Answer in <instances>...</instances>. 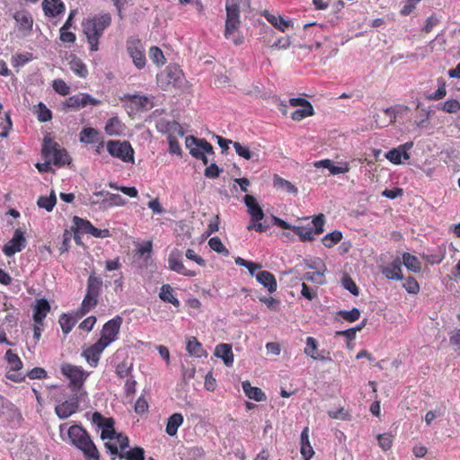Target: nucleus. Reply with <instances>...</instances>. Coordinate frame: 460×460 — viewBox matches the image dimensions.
I'll use <instances>...</instances> for the list:
<instances>
[{
    "mask_svg": "<svg viewBox=\"0 0 460 460\" xmlns=\"http://www.w3.org/2000/svg\"><path fill=\"white\" fill-rule=\"evenodd\" d=\"M100 103V100L93 98L89 93H79L66 99L64 106L70 110H80L87 105L97 106Z\"/></svg>",
    "mask_w": 460,
    "mask_h": 460,
    "instance_id": "f8f14e48",
    "label": "nucleus"
},
{
    "mask_svg": "<svg viewBox=\"0 0 460 460\" xmlns=\"http://www.w3.org/2000/svg\"><path fill=\"white\" fill-rule=\"evenodd\" d=\"M226 20L225 37L229 39L230 36L238 29L240 24V9L236 3H226Z\"/></svg>",
    "mask_w": 460,
    "mask_h": 460,
    "instance_id": "9b49d317",
    "label": "nucleus"
},
{
    "mask_svg": "<svg viewBox=\"0 0 460 460\" xmlns=\"http://www.w3.org/2000/svg\"><path fill=\"white\" fill-rule=\"evenodd\" d=\"M122 317L117 315L104 323L101 332V337L98 340L106 348L118 339L121 324Z\"/></svg>",
    "mask_w": 460,
    "mask_h": 460,
    "instance_id": "1a4fd4ad",
    "label": "nucleus"
},
{
    "mask_svg": "<svg viewBox=\"0 0 460 460\" xmlns=\"http://www.w3.org/2000/svg\"><path fill=\"white\" fill-rule=\"evenodd\" d=\"M412 143H405L403 145L399 146L397 148H393L385 154V158L389 160L394 164H400L402 163V158L403 157L405 160L410 158V155L408 154V150L411 148Z\"/></svg>",
    "mask_w": 460,
    "mask_h": 460,
    "instance_id": "4be33fe9",
    "label": "nucleus"
},
{
    "mask_svg": "<svg viewBox=\"0 0 460 460\" xmlns=\"http://www.w3.org/2000/svg\"><path fill=\"white\" fill-rule=\"evenodd\" d=\"M5 359L9 365L10 370L14 373H7L6 377L14 382H22L25 376L18 371L22 368V362L19 356L13 353L11 349L5 352Z\"/></svg>",
    "mask_w": 460,
    "mask_h": 460,
    "instance_id": "2eb2a0df",
    "label": "nucleus"
},
{
    "mask_svg": "<svg viewBox=\"0 0 460 460\" xmlns=\"http://www.w3.org/2000/svg\"><path fill=\"white\" fill-rule=\"evenodd\" d=\"M119 458H126L127 460H144L145 459V450L140 447H136L131 448L130 450L120 453L119 455Z\"/></svg>",
    "mask_w": 460,
    "mask_h": 460,
    "instance_id": "79ce46f5",
    "label": "nucleus"
},
{
    "mask_svg": "<svg viewBox=\"0 0 460 460\" xmlns=\"http://www.w3.org/2000/svg\"><path fill=\"white\" fill-rule=\"evenodd\" d=\"M99 132L93 128H84L80 132V141L87 144L94 143L98 140Z\"/></svg>",
    "mask_w": 460,
    "mask_h": 460,
    "instance_id": "c03bdc74",
    "label": "nucleus"
},
{
    "mask_svg": "<svg viewBox=\"0 0 460 460\" xmlns=\"http://www.w3.org/2000/svg\"><path fill=\"white\" fill-rule=\"evenodd\" d=\"M73 222H74V225L75 226L76 229L81 234H88L89 230H90L89 228L93 225L89 220L83 219L76 216L74 217Z\"/></svg>",
    "mask_w": 460,
    "mask_h": 460,
    "instance_id": "4d7b16f0",
    "label": "nucleus"
},
{
    "mask_svg": "<svg viewBox=\"0 0 460 460\" xmlns=\"http://www.w3.org/2000/svg\"><path fill=\"white\" fill-rule=\"evenodd\" d=\"M243 201L248 208V213L252 217L247 229L255 230L258 233L266 232L269 226L260 222L264 217V212L258 204L256 199L253 196L247 194L244 196Z\"/></svg>",
    "mask_w": 460,
    "mask_h": 460,
    "instance_id": "423d86ee",
    "label": "nucleus"
},
{
    "mask_svg": "<svg viewBox=\"0 0 460 460\" xmlns=\"http://www.w3.org/2000/svg\"><path fill=\"white\" fill-rule=\"evenodd\" d=\"M304 280L322 285L325 282L324 272L322 270L307 271L303 275Z\"/></svg>",
    "mask_w": 460,
    "mask_h": 460,
    "instance_id": "09e8293b",
    "label": "nucleus"
},
{
    "mask_svg": "<svg viewBox=\"0 0 460 460\" xmlns=\"http://www.w3.org/2000/svg\"><path fill=\"white\" fill-rule=\"evenodd\" d=\"M182 71L176 65H170L157 75V82L162 89L166 90L170 86H176L181 83Z\"/></svg>",
    "mask_w": 460,
    "mask_h": 460,
    "instance_id": "6e6552de",
    "label": "nucleus"
},
{
    "mask_svg": "<svg viewBox=\"0 0 460 460\" xmlns=\"http://www.w3.org/2000/svg\"><path fill=\"white\" fill-rule=\"evenodd\" d=\"M80 394H75L72 398L58 402L55 407V412L59 419L65 420L75 413L79 408Z\"/></svg>",
    "mask_w": 460,
    "mask_h": 460,
    "instance_id": "4468645a",
    "label": "nucleus"
},
{
    "mask_svg": "<svg viewBox=\"0 0 460 460\" xmlns=\"http://www.w3.org/2000/svg\"><path fill=\"white\" fill-rule=\"evenodd\" d=\"M132 370H133V367H132L131 364L128 365V363L126 361H122L117 365L115 372H116V375L119 378H124V377L129 378L132 376Z\"/></svg>",
    "mask_w": 460,
    "mask_h": 460,
    "instance_id": "603ef678",
    "label": "nucleus"
},
{
    "mask_svg": "<svg viewBox=\"0 0 460 460\" xmlns=\"http://www.w3.org/2000/svg\"><path fill=\"white\" fill-rule=\"evenodd\" d=\"M168 268L181 275L187 277H195L197 272L195 270H188L182 263V253L175 249L172 251L168 257Z\"/></svg>",
    "mask_w": 460,
    "mask_h": 460,
    "instance_id": "dca6fc26",
    "label": "nucleus"
},
{
    "mask_svg": "<svg viewBox=\"0 0 460 460\" xmlns=\"http://www.w3.org/2000/svg\"><path fill=\"white\" fill-rule=\"evenodd\" d=\"M214 355L222 358L226 367H231L234 363V354L232 345L228 343H220L216 346Z\"/></svg>",
    "mask_w": 460,
    "mask_h": 460,
    "instance_id": "a878e982",
    "label": "nucleus"
},
{
    "mask_svg": "<svg viewBox=\"0 0 460 460\" xmlns=\"http://www.w3.org/2000/svg\"><path fill=\"white\" fill-rule=\"evenodd\" d=\"M233 146H234V148L235 150V153L239 156H241V157H243V158H244L246 160L252 159V154L251 150L249 149V147L243 146L239 142H234L233 143Z\"/></svg>",
    "mask_w": 460,
    "mask_h": 460,
    "instance_id": "052dcab7",
    "label": "nucleus"
},
{
    "mask_svg": "<svg viewBox=\"0 0 460 460\" xmlns=\"http://www.w3.org/2000/svg\"><path fill=\"white\" fill-rule=\"evenodd\" d=\"M383 274L389 279H396L401 280L402 279V269H401V262L399 260H396L387 265L383 270Z\"/></svg>",
    "mask_w": 460,
    "mask_h": 460,
    "instance_id": "f704fd0d",
    "label": "nucleus"
},
{
    "mask_svg": "<svg viewBox=\"0 0 460 460\" xmlns=\"http://www.w3.org/2000/svg\"><path fill=\"white\" fill-rule=\"evenodd\" d=\"M42 9L46 16L56 17L63 13L66 7L61 0H44L42 2Z\"/></svg>",
    "mask_w": 460,
    "mask_h": 460,
    "instance_id": "b1692460",
    "label": "nucleus"
},
{
    "mask_svg": "<svg viewBox=\"0 0 460 460\" xmlns=\"http://www.w3.org/2000/svg\"><path fill=\"white\" fill-rule=\"evenodd\" d=\"M159 298L164 302L172 304L175 307H179L181 305L179 299L173 295V289L169 284L162 285Z\"/></svg>",
    "mask_w": 460,
    "mask_h": 460,
    "instance_id": "72a5a7b5",
    "label": "nucleus"
},
{
    "mask_svg": "<svg viewBox=\"0 0 460 460\" xmlns=\"http://www.w3.org/2000/svg\"><path fill=\"white\" fill-rule=\"evenodd\" d=\"M57 202L56 195L54 191L49 196H41L39 198L37 204L40 208H45L47 211H52Z\"/></svg>",
    "mask_w": 460,
    "mask_h": 460,
    "instance_id": "a18cd8bd",
    "label": "nucleus"
},
{
    "mask_svg": "<svg viewBox=\"0 0 460 460\" xmlns=\"http://www.w3.org/2000/svg\"><path fill=\"white\" fill-rule=\"evenodd\" d=\"M402 261L404 266L413 272H420L421 270V263L414 255H411L408 252L403 253Z\"/></svg>",
    "mask_w": 460,
    "mask_h": 460,
    "instance_id": "ea45409f",
    "label": "nucleus"
},
{
    "mask_svg": "<svg viewBox=\"0 0 460 460\" xmlns=\"http://www.w3.org/2000/svg\"><path fill=\"white\" fill-rule=\"evenodd\" d=\"M186 146L190 149V154L192 153H208L214 154L213 146L204 138H197L195 137H189L186 138Z\"/></svg>",
    "mask_w": 460,
    "mask_h": 460,
    "instance_id": "412c9836",
    "label": "nucleus"
},
{
    "mask_svg": "<svg viewBox=\"0 0 460 460\" xmlns=\"http://www.w3.org/2000/svg\"><path fill=\"white\" fill-rule=\"evenodd\" d=\"M93 421L102 429L101 438L102 439H113L116 432L114 429V420L111 418H105L100 412L95 411L93 414Z\"/></svg>",
    "mask_w": 460,
    "mask_h": 460,
    "instance_id": "6ab92c4d",
    "label": "nucleus"
},
{
    "mask_svg": "<svg viewBox=\"0 0 460 460\" xmlns=\"http://www.w3.org/2000/svg\"><path fill=\"white\" fill-rule=\"evenodd\" d=\"M122 102H128V107L131 112H139L141 111H147L152 108V102L150 99L144 95L138 94H124L120 98Z\"/></svg>",
    "mask_w": 460,
    "mask_h": 460,
    "instance_id": "ddd939ff",
    "label": "nucleus"
},
{
    "mask_svg": "<svg viewBox=\"0 0 460 460\" xmlns=\"http://www.w3.org/2000/svg\"><path fill=\"white\" fill-rule=\"evenodd\" d=\"M70 69L79 77L85 78L88 75V69L84 61L75 55L70 56Z\"/></svg>",
    "mask_w": 460,
    "mask_h": 460,
    "instance_id": "7c9ffc66",
    "label": "nucleus"
},
{
    "mask_svg": "<svg viewBox=\"0 0 460 460\" xmlns=\"http://www.w3.org/2000/svg\"><path fill=\"white\" fill-rule=\"evenodd\" d=\"M186 350L189 354L197 358L207 357L206 350L203 349L201 343L195 337L188 339Z\"/></svg>",
    "mask_w": 460,
    "mask_h": 460,
    "instance_id": "c9c22d12",
    "label": "nucleus"
},
{
    "mask_svg": "<svg viewBox=\"0 0 460 460\" xmlns=\"http://www.w3.org/2000/svg\"><path fill=\"white\" fill-rule=\"evenodd\" d=\"M402 286L409 294L416 295L420 292V285L413 277L406 278Z\"/></svg>",
    "mask_w": 460,
    "mask_h": 460,
    "instance_id": "6e6d98bb",
    "label": "nucleus"
},
{
    "mask_svg": "<svg viewBox=\"0 0 460 460\" xmlns=\"http://www.w3.org/2000/svg\"><path fill=\"white\" fill-rule=\"evenodd\" d=\"M103 281L95 272L90 273L86 283V293L78 309L79 316H84L94 308L99 303L102 290Z\"/></svg>",
    "mask_w": 460,
    "mask_h": 460,
    "instance_id": "7ed1b4c3",
    "label": "nucleus"
},
{
    "mask_svg": "<svg viewBox=\"0 0 460 460\" xmlns=\"http://www.w3.org/2000/svg\"><path fill=\"white\" fill-rule=\"evenodd\" d=\"M166 131L168 132L167 141L169 145V153L171 155H181V148L175 135L179 137H182L184 135L182 127L176 121H171L166 124Z\"/></svg>",
    "mask_w": 460,
    "mask_h": 460,
    "instance_id": "9d476101",
    "label": "nucleus"
},
{
    "mask_svg": "<svg viewBox=\"0 0 460 460\" xmlns=\"http://www.w3.org/2000/svg\"><path fill=\"white\" fill-rule=\"evenodd\" d=\"M304 353L314 360L331 362L332 360L331 352L325 349L318 351L317 341L314 337H307Z\"/></svg>",
    "mask_w": 460,
    "mask_h": 460,
    "instance_id": "f3484780",
    "label": "nucleus"
},
{
    "mask_svg": "<svg viewBox=\"0 0 460 460\" xmlns=\"http://www.w3.org/2000/svg\"><path fill=\"white\" fill-rule=\"evenodd\" d=\"M342 286L345 289L349 291L352 295H354V296L358 295V288L357 287L356 283L350 277L346 276L342 279Z\"/></svg>",
    "mask_w": 460,
    "mask_h": 460,
    "instance_id": "69168bd1",
    "label": "nucleus"
},
{
    "mask_svg": "<svg viewBox=\"0 0 460 460\" xmlns=\"http://www.w3.org/2000/svg\"><path fill=\"white\" fill-rule=\"evenodd\" d=\"M20 31H31L33 25L32 16L26 11H18L13 15Z\"/></svg>",
    "mask_w": 460,
    "mask_h": 460,
    "instance_id": "c85d7f7f",
    "label": "nucleus"
},
{
    "mask_svg": "<svg viewBox=\"0 0 460 460\" xmlns=\"http://www.w3.org/2000/svg\"><path fill=\"white\" fill-rule=\"evenodd\" d=\"M80 316L78 312L77 316H74L73 314H62L59 316L58 323L60 324L63 333L68 334L75 325L77 319Z\"/></svg>",
    "mask_w": 460,
    "mask_h": 460,
    "instance_id": "473e14b6",
    "label": "nucleus"
},
{
    "mask_svg": "<svg viewBox=\"0 0 460 460\" xmlns=\"http://www.w3.org/2000/svg\"><path fill=\"white\" fill-rule=\"evenodd\" d=\"M439 85L437 91L426 96V99L429 101H439L447 95L446 82L443 79H439Z\"/></svg>",
    "mask_w": 460,
    "mask_h": 460,
    "instance_id": "864d4df0",
    "label": "nucleus"
},
{
    "mask_svg": "<svg viewBox=\"0 0 460 460\" xmlns=\"http://www.w3.org/2000/svg\"><path fill=\"white\" fill-rule=\"evenodd\" d=\"M104 129L109 136H118L122 133L124 125L118 117H112L106 122Z\"/></svg>",
    "mask_w": 460,
    "mask_h": 460,
    "instance_id": "e433bc0d",
    "label": "nucleus"
},
{
    "mask_svg": "<svg viewBox=\"0 0 460 460\" xmlns=\"http://www.w3.org/2000/svg\"><path fill=\"white\" fill-rule=\"evenodd\" d=\"M182 423H183V416L181 413L175 412V413L172 414L167 420L166 428H165L166 433L171 437L175 436L177 434V430H178L179 427Z\"/></svg>",
    "mask_w": 460,
    "mask_h": 460,
    "instance_id": "2f4dec72",
    "label": "nucleus"
},
{
    "mask_svg": "<svg viewBox=\"0 0 460 460\" xmlns=\"http://www.w3.org/2000/svg\"><path fill=\"white\" fill-rule=\"evenodd\" d=\"M312 223L314 226V234L315 235H319L322 233H323V231H324L323 226H324L325 220H324V216L323 214H320V215L314 217Z\"/></svg>",
    "mask_w": 460,
    "mask_h": 460,
    "instance_id": "0e129e2a",
    "label": "nucleus"
},
{
    "mask_svg": "<svg viewBox=\"0 0 460 460\" xmlns=\"http://www.w3.org/2000/svg\"><path fill=\"white\" fill-rule=\"evenodd\" d=\"M60 371L69 380L68 386L73 394L75 395L85 394V392L83 393V386L89 376L88 372L84 371L81 367L69 363L62 364Z\"/></svg>",
    "mask_w": 460,
    "mask_h": 460,
    "instance_id": "20e7f679",
    "label": "nucleus"
},
{
    "mask_svg": "<svg viewBox=\"0 0 460 460\" xmlns=\"http://www.w3.org/2000/svg\"><path fill=\"white\" fill-rule=\"evenodd\" d=\"M209 247L217 253H221L225 256L229 255V251L225 247L219 237H212L208 241Z\"/></svg>",
    "mask_w": 460,
    "mask_h": 460,
    "instance_id": "3c124183",
    "label": "nucleus"
},
{
    "mask_svg": "<svg viewBox=\"0 0 460 460\" xmlns=\"http://www.w3.org/2000/svg\"><path fill=\"white\" fill-rule=\"evenodd\" d=\"M125 395L127 397H132L137 391V381L133 378V376L127 379L125 385Z\"/></svg>",
    "mask_w": 460,
    "mask_h": 460,
    "instance_id": "338daca9",
    "label": "nucleus"
},
{
    "mask_svg": "<svg viewBox=\"0 0 460 460\" xmlns=\"http://www.w3.org/2000/svg\"><path fill=\"white\" fill-rule=\"evenodd\" d=\"M342 239V234L341 231L335 230L332 233L325 234L323 239V244L327 248H332L340 243Z\"/></svg>",
    "mask_w": 460,
    "mask_h": 460,
    "instance_id": "37998d69",
    "label": "nucleus"
},
{
    "mask_svg": "<svg viewBox=\"0 0 460 460\" xmlns=\"http://www.w3.org/2000/svg\"><path fill=\"white\" fill-rule=\"evenodd\" d=\"M314 114V110L313 106L303 107L301 109H296L291 113V119L296 121H300L305 118L313 116Z\"/></svg>",
    "mask_w": 460,
    "mask_h": 460,
    "instance_id": "8fccbe9b",
    "label": "nucleus"
},
{
    "mask_svg": "<svg viewBox=\"0 0 460 460\" xmlns=\"http://www.w3.org/2000/svg\"><path fill=\"white\" fill-rule=\"evenodd\" d=\"M266 18L272 26L280 31H285L292 24L290 20H285L282 16L279 15L276 16L274 14L268 13Z\"/></svg>",
    "mask_w": 460,
    "mask_h": 460,
    "instance_id": "58836bf2",
    "label": "nucleus"
},
{
    "mask_svg": "<svg viewBox=\"0 0 460 460\" xmlns=\"http://www.w3.org/2000/svg\"><path fill=\"white\" fill-rule=\"evenodd\" d=\"M292 231L299 236L302 242H311L314 240L315 234L312 227L295 226L292 227Z\"/></svg>",
    "mask_w": 460,
    "mask_h": 460,
    "instance_id": "a19ab883",
    "label": "nucleus"
},
{
    "mask_svg": "<svg viewBox=\"0 0 460 460\" xmlns=\"http://www.w3.org/2000/svg\"><path fill=\"white\" fill-rule=\"evenodd\" d=\"M111 16L110 13L94 15L83 22V31L86 36L90 50L95 52L99 49V40L104 31L111 25Z\"/></svg>",
    "mask_w": 460,
    "mask_h": 460,
    "instance_id": "f03ea898",
    "label": "nucleus"
},
{
    "mask_svg": "<svg viewBox=\"0 0 460 460\" xmlns=\"http://www.w3.org/2000/svg\"><path fill=\"white\" fill-rule=\"evenodd\" d=\"M107 151L125 163L134 161V150L128 141L110 140L107 142Z\"/></svg>",
    "mask_w": 460,
    "mask_h": 460,
    "instance_id": "0eeeda50",
    "label": "nucleus"
},
{
    "mask_svg": "<svg viewBox=\"0 0 460 460\" xmlns=\"http://www.w3.org/2000/svg\"><path fill=\"white\" fill-rule=\"evenodd\" d=\"M52 119L51 111L43 103H40L38 111V119L41 122L49 121Z\"/></svg>",
    "mask_w": 460,
    "mask_h": 460,
    "instance_id": "e2e57ef3",
    "label": "nucleus"
},
{
    "mask_svg": "<svg viewBox=\"0 0 460 460\" xmlns=\"http://www.w3.org/2000/svg\"><path fill=\"white\" fill-rule=\"evenodd\" d=\"M301 455L305 460H310L314 455V451L309 441V428L305 427L301 433Z\"/></svg>",
    "mask_w": 460,
    "mask_h": 460,
    "instance_id": "c756f323",
    "label": "nucleus"
},
{
    "mask_svg": "<svg viewBox=\"0 0 460 460\" xmlns=\"http://www.w3.org/2000/svg\"><path fill=\"white\" fill-rule=\"evenodd\" d=\"M59 39L64 43H75L76 40V36L74 32L69 31V30H63V27L59 30Z\"/></svg>",
    "mask_w": 460,
    "mask_h": 460,
    "instance_id": "774afa93",
    "label": "nucleus"
},
{
    "mask_svg": "<svg viewBox=\"0 0 460 460\" xmlns=\"http://www.w3.org/2000/svg\"><path fill=\"white\" fill-rule=\"evenodd\" d=\"M339 314L346 321L353 323L359 319L360 311L358 308H353L349 311H340Z\"/></svg>",
    "mask_w": 460,
    "mask_h": 460,
    "instance_id": "680f3d73",
    "label": "nucleus"
},
{
    "mask_svg": "<svg viewBox=\"0 0 460 460\" xmlns=\"http://www.w3.org/2000/svg\"><path fill=\"white\" fill-rule=\"evenodd\" d=\"M149 58L153 63L161 66L165 64L166 58L160 48L153 46L149 49Z\"/></svg>",
    "mask_w": 460,
    "mask_h": 460,
    "instance_id": "de8ad7c7",
    "label": "nucleus"
},
{
    "mask_svg": "<svg viewBox=\"0 0 460 460\" xmlns=\"http://www.w3.org/2000/svg\"><path fill=\"white\" fill-rule=\"evenodd\" d=\"M438 109L447 113H456L460 111V102L456 99H449L442 103Z\"/></svg>",
    "mask_w": 460,
    "mask_h": 460,
    "instance_id": "5fc2aeb1",
    "label": "nucleus"
},
{
    "mask_svg": "<svg viewBox=\"0 0 460 460\" xmlns=\"http://www.w3.org/2000/svg\"><path fill=\"white\" fill-rule=\"evenodd\" d=\"M68 442L82 451L86 460H100L99 451L88 432L79 425H72L67 429Z\"/></svg>",
    "mask_w": 460,
    "mask_h": 460,
    "instance_id": "f257e3e1",
    "label": "nucleus"
},
{
    "mask_svg": "<svg viewBox=\"0 0 460 460\" xmlns=\"http://www.w3.org/2000/svg\"><path fill=\"white\" fill-rule=\"evenodd\" d=\"M41 153L45 160H49L52 164L58 167L68 164L71 161L66 150L51 139H44Z\"/></svg>",
    "mask_w": 460,
    "mask_h": 460,
    "instance_id": "39448f33",
    "label": "nucleus"
},
{
    "mask_svg": "<svg viewBox=\"0 0 460 460\" xmlns=\"http://www.w3.org/2000/svg\"><path fill=\"white\" fill-rule=\"evenodd\" d=\"M105 346L98 341L83 350V356L91 367H96L100 360L101 354L105 349Z\"/></svg>",
    "mask_w": 460,
    "mask_h": 460,
    "instance_id": "5701e85b",
    "label": "nucleus"
},
{
    "mask_svg": "<svg viewBox=\"0 0 460 460\" xmlns=\"http://www.w3.org/2000/svg\"><path fill=\"white\" fill-rule=\"evenodd\" d=\"M256 279L266 288L270 293H274L277 290V280L271 272L267 270L260 271L256 274Z\"/></svg>",
    "mask_w": 460,
    "mask_h": 460,
    "instance_id": "bb28decb",
    "label": "nucleus"
},
{
    "mask_svg": "<svg viewBox=\"0 0 460 460\" xmlns=\"http://www.w3.org/2000/svg\"><path fill=\"white\" fill-rule=\"evenodd\" d=\"M245 395L256 402H264L267 399L265 393L259 387L252 386L249 381H243L242 384Z\"/></svg>",
    "mask_w": 460,
    "mask_h": 460,
    "instance_id": "cd10ccee",
    "label": "nucleus"
},
{
    "mask_svg": "<svg viewBox=\"0 0 460 460\" xmlns=\"http://www.w3.org/2000/svg\"><path fill=\"white\" fill-rule=\"evenodd\" d=\"M49 311L50 305L46 299L40 298L36 300V304L33 308V320L35 323L42 324Z\"/></svg>",
    "mask_w": 460,
    "mask_h": 460,
    "instance_id": "393cba45",
    "label": "nucleus"
},
{
    "mask_svg": "<svg viewBox=\"0 0 460 460\" xmlns=\"http://www.w3.org/2000/svg\"><path fill=\"white\" fill-rule=\"evenodd\" d=\"M52 87L58 94L66 96L69 93V86L63 79H55L52 83Z\"/></svg>",
    "mask_w": 460,
    "mask_h": 460,
    "instance_id": "13d9d810",
    "label": "nucleus"
},
{
    "mask_svg": "<svg viewBox=\"0 0 460 460\" xmlns=\"http://www.w3.org/2000/svg\"><path fill=\"white\" fill-rule=\"evenodd\" d=\"M26 246V239L23 232L21 229H16L12 239L4 245L3 252L7 257L14 255L16 252H21Z\"/></svg>",
    "mask_w": 460,
    "mask_h": 460,
    "instance_id": "a211bd4d",
    "label": "nucleus"
},
{
    "mask_svg": "<svg viewBox=\"0 0 460 460\" xmlns=\"http://www.w3.org/2000/svg\"><path fill=\"white\" fill-rule=\"evenodd\" d=\"M127 51L132 58L134 65L138 69H142L146 66V55L140 40L128 41L127 44Z\"/></svg>",
    "mask_w": 460,
    "mask_h": 460,
    "instance_id": "aec40b11",
    "label": "nucleus"
},
{
    "mask_svg": "<svg viewBox=\"0 0 460 460\" xmlns=\"http://www.w3.org/2000/svg\"><path fill=\"white\" fill-rule=\"evenodd\" d=\"M377 440H378V444H379L380 447L383 450L387 451L392 447L393 436L391 434H389V433L380 434L377 437Z\"/></svg>",
    "mask_w": 460,
    "mask_h": 460,
    "instance_id": "bf43d9fd",
    "label": "nucleus"
},
{
    "mask_svg": "<svg viewBox=\"0 0 460 460\" xmlns=\"http://www.w3.org/2000/svg\"><path fill=\"white\" fill-rule=\"evenodd\" d=\"M102 204L104 208L107 207H120L126 204L125 199L119 194L107 193V198L102 199Z\"/></svg>",
    "mask_w": 460,
    "mask_h": 460,
    "instance_id": "49530a36",
    "label": "nucleus"
},
{
    "mask_svg": "<svg viewBox=\"0 0 460 460\" xmlns=\"http://www.w3.org/2000/svg\"><path fill=\"white\" fill-rule=\"evenodd\" d=\"M273 187L277 190H285L288 193H297V188L294 184L278 174L273 176Z\"/></svg>",
    "mask_w": 460,
    "mask_h": 460,
    "instance_id": "4c0bfd02",
    "label": "nucleus"
}]
</instances>
